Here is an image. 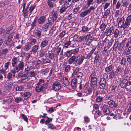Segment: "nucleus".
Here are the masks:
<instances>
[{
    "label": "nucleus",
    "instance_id": "obj_22",
    "mask_svg": "<svg viewBox=\"0 0 131 131\" xmlns=\"http://www.w3.org/2000/svg\"><path fill=\"white\" fill-rule=\"evenodd\" d=\"M77 84V80L75 78H73L71 82V86L72 88L75 89L76 88Z\"/></svg>",
    "mask_w": 131,
    "mask_h": 131
},
{
    "label": "nucleus",
    "instance_id": "obj_60",
    "mask_svg": "<svg viewBox=\"0 0 131 131\" xmlns=\"http://www.w3.org/2000/svg\"><path fill=\"white\" fill-rule=\"evenodd\" d=\"M110 3L109 2H106L105 3V4L103 6L104 9L105 10L107 9L110 6Z\"/></svg>",
    "mask_w": 131,
    "mask_h": 131
},
{
    "label": "nucleus",
    "instance_id": "obj_59",
    "mask_svg": "<svg viewBox=\"0 0 131 131\" xmlns=\"http://www.w3.org/2000/svg\"><path fill=\"white\" fill-rule=\"evenodd\" d=\"M126 59L124 57H122L121 61L120 64L121 65L124 66L126 63Z\"/></svg>",
    "mask_w": 131,
    "mask_h": 131
},
{
    "label": "nucleus",
    "instance_id": "obj_25",
    "mask_svg": "<svg viewBox=\"0 0 131 131\" xmlns=\"http://www.w3.org/2000/svg\"><path fill=\"white\" fill-rule=\"evenodd\" d=\"M101 58L100 55H96L94 57V64H96L98 62L101 61Z\"/></svg>",
    "mask_w": 131,
    "mask_h": 131
},
{
    "label": "nucleus",
    "instance_id": "obj_51",
    "mask_svg": "<svg viewBox=\"0 0 131 131\" xmlns=\"http://www.w3.org/2000/svg\"><path fill=\"white\" fill-rule=\"evenodd\" d=\"M114 36L115 38H117L119 34V31L117 29H116L114 31Z\"/></svg>",
    "mask_w": 131,
    "mask_h": 131
},
{
    "label": "nucleus",
    "instance_id": "obj_17",
    "mask_svg": "<svg viewBox=\"0 0 131 131\" xmlns=\"http://www.w3.org/2000/svg\"><path fill=\"white\" fill-rule=\"evenodd\" d=\"M125 89L126 91L130 92L131 91V81H126V85Z\"/></svg>",
    "mask_w": 131,
    "mask_h": 131
},
{
    "label": "nucleus",
    "instance_id": "obj_37",
    "mask_svg": "<svg viewBox=\"0 0 131 131\" xmlns=\"http://www.w3.org/2000/svg\"><path fill=\"white\" fill-rule=\"evenodd\" d=\"M63 82L64 84L66 86H68L70 84L68 79L66 77H64L63 79Z\"/></svg>",
    "mask_w": 131,
    "mask_h": 131
},
{
    "label": "nucleus",
    "instance_id": "obj_29",
    "mask_svg": "<svg viewBox=\"0 0 131 131\" xmlns=\"http://www.w3.org/2000/svg\"><path fill=\"white\" fill-rule=\"evenodd\" d=\"M109 78L111 79H112L115 76L117 75L114 70H112L111 71L109 72Z\"/></svg>",
    "mask_w": 131,
    "mask_h": 131
},
{
    "label": "nucleus",
    "instance_id": "obj_10",
    "mask_svg": "<svg viewBox=\"0 0 131 131\" xmlns=\"http://www.w3.org/2000/svg\"><path fill=\"white\" fill-rule=\"evenodd\" d=\"M99 85V87L100 89H104L106 86V80L103 79H100Z\"/></svg>",
    "mask_w": 131,
    "mask_h": 131
},
{
    "label": "nucleus",
    "instance_id": "obj_6",
    "mask_svg": "<svg viewBox=\"0 0 131 131\" xmlns=\"http://www.w3.org/2000/svg\"><path fill=\"white\" fill-rule=\"evenodd\" d=\"M58 15L56 12L53 11L52 13V16L51 17L49 18V23L51 25L54 23V21L57 18Z\"/></svg>",
    "mask_w": 131,
    "mask_h": 131
},
{
    "label": "nucleus",
    "instance_id": "obj_4",
    "mask_svg": "<svg viewBox=\"0 0 131 131\" xmlns=\"http://www.w3.org/2000/svg\"><path fill=\"white\" fill-rule=\"evenodd\" d=\"M95 8L94 6H91L86 10L81 12L80 14V16L81 18L84 17L88 14H89L91 11L94 10Z\"/></svg>",
    "mask_w": 131,
    "mask_h": 131
},
{
    "label": "nucleus",
    "instance_id": "obj_52",
    "mask_svg": "<svg viewBox=\"0 0 131 131\" xmlns=\"http://www.w3.org/2000/svg\"><path fill=\"white\" fill-rule=\"evenodd\" d=\"M67 8L64 6H62L60 9V14L64 13Z\"/></svg>",
    "mask_w": 131,
    "mask_h": 131
},
{
    "label": "nucleus",
    "instance_id": "obj_50",
    "mask_svg": "<svg viewBox=\"0 0 131 131\" xmlns=\"http://www.w3.org/2000/svg\"><path fill=\"white\" fill-rule=\"evenodd\" d=\"M128 107L126 112L127 115L129 114L131 112V101L128 104Z\"/></svg>",
    "mask_w": 131,
    "mask_h": 131
},
{
    "label": "nucleus",
    "instance_id": "obj_5",
    "mask_svg": "<svg viewBox=\"0 0 131 131\" xmlns=\"http://www.w3.org/2000/svg\"><path fill=\"white\" fill-rule=\"evenodd\" d=\"M24 62L21 61L19 64L16 66L13 69L17 72L20 71L22 70L24 68Z\"/></svg>",
    "mask_w": 131,
    "mask_h": 131
},
{
    "label": "nucleus",
    "instance_id": "obj_12",
    "mask_svg": "<svg viewBox=\"0 0 131 131\" xmlns=\"http://www.w3.org/2000/svg\"><path fill=\"white\" fill-rule=\"evenodd\" d=\"M107 103L109 105V107L111 108L113 107L116 108L118 106V104L115 103V102L113 100L109 101L107 102Z\"/></svg>",
    "mask_w": 131,
    "mask_h": 131
},
{
    "label": "nucleus",
    "instance_id": "obj_21",
    "mask_svg": "<svg viewBox=\"0 0 131 131\" xmlns=\"http://www.w3.org/2000/svg\"><path fill=\"white\" fill-rule=\"evenodd\" d=\"M47 4L50 8H52L55 6L54 1L51 0H48Z\"/></svg>",
    "mask_w": 131,
    "mask_h": 131
},
{
    "label": "nucleus",
    "instance_id": "obj_26",
    "mask_svg": "<svg viewBox=\"0 0 131 131\" xmlns=\"http://www.w3.org/2000/svg\"><path fill=\"white\" fill-rule=\"evenodd\" d=\"M82 75L83 73L81 72H79L76 74L75 76H74L72 77L76 78V80L77 79H80V80H81Z\"/></svg>",
    "mask_w": 131,
    "mask_h": 131
},
{
    "label": "nucleus",
    "instance_id": "obj_34",
    "mask_svg": "<svg viewBox=\"0 0 131 131\" xmlns=\"http://www.w3.org/2000/svg\"><path fill=\"white\" fill-rule=\"evenodd\" d=\"M27 73L29 76L31 77H35L37 74L36 73L33 71H29L28 72H27Z\"/></svg>",
    "mask_w": 131,
    "mask_h": 131
},
{
    "label": "nucleus",
    "instance_id": "obj_64",
    "mask_svg": "<svg viewBox=\"0 0 131 131\" xmlns=\"http://www.w3.org/2000/svg\"><path fill=\"white\" fill-rule=\"evenodd\" d=\"M21 116L22 119L24 120V121H25L26 122L28 123V119L27 117L24 114H22L21 115Z\"/></svg>",
    "mask_w": 131,
    "mask_h": 131
},
{
    "label": "nucleus",
    "instance_id": "obj_44",
    "mask_svg": "<svg viewBox=\"0 0 131 131\" xmlns=\"http://www.w3.org/2000/svg\"><path fill=\"white\" fill-rule=\"evenodd\" d=\"M127 48H127L126 49L125 48V50H126L127 49L126 52V55H129L131 54V45H129Z\"/></svg>",
    "mask_w": 131,
    "mask_h": 131
},
{
    "label": "nucleus",
    "instance_id": "obj_41",
    "mask_svg": "<svg viewBox=\"0 0 131 131\" xmlns=\"http://www.w3.org/2000/svg\"><path fill=\"white\" fill-rule=\"evenodd\" d=\"M89 29L87 26H83L81 30L82 31L83 33H86L89 31Z\"/></svg>",
    "mask_w": 131,
    "mask_h": 131
},
{
    "label": "nucleus",
    "instance_id": "obj_27",
    "mask_svg": "<svg viewBox=\"0 0 131 131\" xmlns=\"http://www.w3.org/2000/svg\"><path fill=\"white\" fill-rule=\"evenodd\" d=\"M32 46L28 42L24 47V49L25 51L29 50L31 48Z\"/></svg>",
    "mask_w": 131,
    "mask_h": 131
},
{
    "label": "nucleus",
    "instance_id": "obj_28",
    "mask_svg": "<svg viewBox=\"0 0 131 131\" xmlns=\"http://www.w3.org/2000/svg\"><path fill=\"white\" fill-rule=\"evenodd\" d=\"M110 13V9L109 8L108 9L106 10H105L104 14L103 16V17L104 18H106Z\"/></svg>",
    "mask_w": 131,
    "mask_h": 131
},
{
    "label": "nucleus",
    "instance_id": "obj_47",
    "mask_svg": "<svg viewBox=\"0 0 131 131\" xmlns=\"http://www.w3.org/2000/svg\"><path fill=\"white\" fill-rule=\"evenodd\" d=\"M29 11H28V10L26 9H25L23 11L22 10L23 12V16L25 18H27L28 15V12Z\"/></svg>",
    "mask_w": 131,
    "mask_h": 131
},
{
    "label": "nucleus",
    "instance_id": "obj_42",
    "mask_svg": "<svg viewBox=\"0 0 131 131\" xmlns=\"http://www.w3.org/2000/svg\"><path fill=\"white\" fill-rule=\"evenodd\" d=\"M71 66L69 65L66 66L64 69V72L67 73L71 69Z\"/></svg>",
    "mask_w": 131,
    "mask_h": 131
},
{
    "label": "nucleus",
    "instance_id": "obj_39",
    "mask_svg": "<svg viewBox=\"0 0 131 131\" xmlns=\"http://www.w3.org/2000/svg\"><path fill=\"white\" fill-rule=\"evenodd\" d=\"M72 54V56H75L79 52V49L76 48L71 50Z\"/></svg>",
    "mask_w": 131,
    "mask_h": 131
},
{
    "label": "nucleus",
    "instance_id": "obj_33",
    "mask_svg": "<svg viewBox=\"0 0 131 131\" xmlns=\"http://www.w3.org/2000/svg\"><path fill=\"white\" fill-rule=\"evenodd\" d=\"M32 63L33 64L34 66H39L40 64L41 61L39 60H36V61L33 60L32 61Z\"/></svg>",
    "mask_w": 131,
    "mask_h": 131
},
{
    "label": "nucleus",
    "instance_id": "obj_1",
    "mask_svg": "<svg viewBox=\"0 0 131 131\" xmlns=\"http://www.w3.org/2000/svg\"><path fill=\"white\" fill-rule=\"evenodd\" d=\"M85 58L84 56L81 54L77 57L72 56L68 59V63L70 64L73 63L75 66H79L82 64Z\"/></svg>",
    "mask_w": 131,
    "mask_h": 131
},
{
    "label": "nucleus",
    "instance_id": "obj_7",
    "mask_svg": "<svg viewBox=\"0 0 131 131\" xmlns=\"http://www.w3.org/2000/svg\"><path fill=\"white\" fill-rule=\"evenodd\" d=\"M47 85L48 83H45L43 84V85H36L35 88L36 91L37 92H41L47 87Z\"/></svg>",
    "mask_w": 131,
    "mask_h": 131
},
{
    "label": "nucleus",
    "instance_id": "obj_13",
    "mask_svg": "<svg viewBox=\"0 0 131 131\" xmlns=\"http://www.w3.org/2000/svg\"><path fill=\"white\" fill-rule=\"evenodd\" d=\"M19 77L21 78L22 80H24L27 79L28 78L27 74H23L21 71H20L18 74Z\"/></svg>",
    "mask_w": 131,
    "mask_h": 131
},
{
    "label": "nucleus",
    "instance_id": "obj_63",
    "mask_svg": "<svg viewBox=\"0 0 131 131\" xmlns=\"http://www.w3.org/2000/svg\"><path fill=\"white\" fill-rule=\"evenodd\" d=\"M79 69L78 68H76L74 71L73 73L72 74V76L73 77L74 76H75L76 74H77L79 73Z\"/></svg>",
    "mask_w": 131,
    "mask_h": 131
},
{
    "label": "nucleus",
    "instance_id": "obj_49",
    "mask_svg": "<svg viewBox=\"0 0 131 131\" xmlns=\"http://www.w3.org/2000/svg\"><path fill=\"white\" fill-rule=\"evenodd\" d=\"M46 117L47 118V119L46 120L45 122V124L46 125H48L49 124V123L51 122L52 121V118H49L47 116H46Z\"/></svg>",
    "mask_w": 131,
    "mask_h": 131
},
{
    "label": "nucleus",
    "instance_id": "obj_18",
    "mask_svg": "<svg viewBox=\"0 0 131 131\" xmlns=\"http://www.w3.org/2000/svg\"><path fill=\"white\" fill-rule=\"evenodd\" d=\"M114 66L111 64L107 66L105 68V70L106 73H109L110 72L113 70Z\"/></svg>",
    "mask_w": 131,
    "mask_h": 131
},
{
    "label": "nucleus",
    "instance_id": "obj_32",
    "mask_svg": "<svg viewBox=\"0 0 131 131\" xmlns=\"http://www.w3.org/2000/svg\"><path fill=\"white\" fill-rule=\"evenodd\" d=\"M17 63V58L14 57L13 58L12 60V64L13 67H15Z\"/></svg>",
    "mask_w": 131,
    "mask_h": 131
},
{
    "label": "nucleus",
    "instance_id": "obj_36",
    "mask_svg": "<svg viewBox=\"0 0 131 131\" xmlns=\"http://www.w3.org/2000/svg\"><path fill=\"white\" fill-rule=\"evenodd\" d=\"M37 41L36 39L35 38H31L30 40V41L28 42L32 46L35 45L37 43Z\"/></svg>",
    "mask_w": 131,
    "mask_h": 131
},
{
    "label": "nucleus",
    "instance_id": "obj_62",
    "mask_svg": "<svg viewBox=\"0 0 131 131\" xmlns=\"http://www.w3.org/2000/svg\"><path fill=\"white\" fill-rule=\"evenodd\" d=\"M7 70L6 69H5L4 68H0V72L2 74H4V75L6 72V70Z\"/></svg>",
    "mask_w": 131,
    "mask_h": 131
},
{
    "label": "nucleus",
    "instance_id": "obj_8",
    "mask_svg": "<svg viewBox=\"0 0 131 131\" xmlns=\"http://www.w3.org/2000/svg\"><path fill=\"white\" fill-rule=\"evenodd\" d=\"M61 84L58 81H56L52 84V89L56 91H58L61 88Z\"/></svg>",
    "mask_w": 131,
    "mask_h": 131
},
{
    "label": "nucleus",
    "instance_id": "obj_11",
    "mask_svg": "<svg viewBox=\"0 0 131 131\" xmlns=\"http://www.w3.org/2000/svg\"><path fill=\"white\" fill-rule=\"evenodd\" d=\"M13 35L12 33L9 34L7 35V39L4 41V43L7 45L9 44L10 42L12 39Z\"/></svg>",
    "mask_w": 131,
    "mask_h": 131
},
{
    "label": "nucleus",
    "instance_id": "obj_48",
    "mask_svg": "<svg viewBox=\"0 0 131 131\" xmlns=\"http://www.w3.org/2000/svg\"><path fill=\"white\" fill-rule=\"evenodd\" d=\"M36 35L39 38H40L41 36V30H37L35 32Z\"/></svg>",
    "mask_w": 131,
    "mask_h": 131
},
{
    "label": "nucleus",
    "instance_id": "obj_43",
    "mask_svg": "<svg viewBox=\"0 0 131 131\" xmlns=\"http://www.w3.org/2000/svg\"><path fill=\"white\" fill-rule=\"evenodd\" d=\"M71 43L70 41H68L64 43V46L63 47L65 49L70 47L71 46L70 45Z\"/></svg>",
    "mask_w": 131,
    "mask_h": 131
},
{
    "label": "nucleus",
    "instance_id": "obj_23",
    "mask_svg": "<svg viewBox=\"0 0 131 131\" xmlns=\"http://www.w3.org/2000/svg\"><path fill=\"white\" fill-rule=\"evenodd\" d=\"M72 2V0H67L64 3V6L67 8L71 5Z\"/></svg>",
    "mask_w": 131,
    "mask_h": 131
},
{
    "label": "nucleus",
    "instance_id": "obj_54",
    "mask_svg": "<svg viewBox=\"0 0 131 131\" xmlns=\"http://www.w3.org/2000/svg\"><path fill=\"white\" fill-rule=\"evenodd\" d=\"M126 81L125 80H123L122 82L120 83V85L121 88L126 87Z\"/></svg>",
    "mask_w": 131,
    "mask_h": 131
},
{
    "label": "nucleus",
    "instance_id": "obj_16",
    "mask_svg": "<svg viewBox=\"0 0 131 131\" xmlns=\"http://www.w3.org/2000/svg\"><path fill=\"white\" fill-rule=\"evenodd\" d=\"M114 97V94L112 93L108 94L106 95L105 98V101L107 102L109 101L113 100V98Z\"/></svg>",
    "mask_w": 131,
    "mask_h": 131
},
{
    "label": "nucleus",
    "instance_id": "obj_46",
    "mask_svg": "<svg viewBox=\"0 0 131 131\" xmlns=\"http://www.w3.org/2000/svg\"><path fill=\"white\" fill-rule=\"evenodd\" d=\"M103 100V98L100 96H98L96 99V102L97 103H102V101Z\"/></svg>",
    "mask_w": 131,
    "mask_h": 131
},
{
    "label": "nucleus",
    "instance_id": "obj_30",
    "mask_svg": "<svg viewBox=\"0 0 131 131\" xmlns=\"http://www.w3.org/2000/svg\"><path fill=\"white\" fill-rule=\"evenodd\" d=\"M45 54V52L44 49H41L38 51V56L40 58L43 57Z\"/></svg>",
    "mask_w": 131,
    "mask_h": 131
},
{
    "label": "nucleus",
    "instance_id": "obj_35",
    "mask_svg": "<svg viewBox=\"0 0 131 131\" xmlns=\"http://www.w3.org/2000/svg\"><path fill=\"white\" fill-rule=\"evenodd\" d=\"M49 72V69L48 68H45L43 69L41 71L42 75H46Z\"/></svg>",
    "mask_w": 131,
    "mask_h": 131
},
{
    "label": "nucleus",
    "instance_id": "obj_38",
    "mask_svg": "<svg viewBox=\"0 0 131 131\" xmlns=\"http://www.w3.org/2000/svg\"><path fill=\"white\" fill-rule=\"evenodd\" d=\"M114 31L113 27L112 26L108 29L107 31V34H108L109 35H112Z\"/></svg>",
    "mask_w": 131,
    "mask_h": 131
},
{
    "label": "nucleus",
    "instance_id": "obj_53",
    "mask_svg": "<svg viewBox=\"0 0 131 131\" xmlns=\"http://www.w3.org/2000/svg\"><path fill=\"white\" fill-rule=\"evenodd\" d=\"M65 53L66 56L68 57H71L72 56L71 50L67 51Z\"/></svg>",
    "mask_w": 131,
    "mask_h": 131
},
{
    "label": "nucleus",
    "instance_id": "obj_9",
    "mask_svg": "<svg viewBox=\"0 0 131 131\" xmlns=\"http://www.w3.org/2000/svg\"><path fill=\"white\" fill-rule=\"evenodd\" d=\"M16 73L17 72L13 69H12L7 74V78L9 80H12L15 77Z\"/></svg>",
    "mask_w": 131,
    "mask_h": 131
},
{
    "label": "nucleus",
    "instance_id": "obj_20",
    "mask_svg": "<svg viewBox=\"0 0 131 131\" xmlns=\"http://www.w3.org/2000/svg\"><path fill=\"white\" fill-rule=\"evenodd\" d=\"M46 20V17L44 16H41L38 19V23L39 24H43Z\"/></svg>",
    "mask_w": 131,
    "mask_h": 131
},
{
    "label": "nucleus",
    "instance_id": "obj_45",
    "mask_svg": "<svg viewBox=\"0 0 131 131\" xmlns=\"http://www.w3.org/2000/svg\"><path fill=\"white\" fill-rule=\"evenodd\" d=\"M22 101L24 102V100L20 97H17L15 98V101L16 103H19L21 102Z\"/></svg>",
    "mask_w": 131,
    "mask_h": 131
},
{
    "label": "nucleus",
    "instance_id": "obj_31",
    "mask_svg": "<svg viewBox=\"0 0 131 131\" xmlns=\"http://www.w3.org/2000/svg\"><path fill=\"white\" fill-rule=\"evenodd\" d=\"M117 75L118 74H120L122 72V70L120 66L116 67V71H114Z\"/></svg>",
    "mask_w": 131,
    "mask_h": 131
},
{
    "label": "nucleus",
    "instance_id": "obj_40",
    "mask_svg": "<svg viewBox=\"0 0 131 131\" xmlns=\"http://www.w3.org/2000/svg\"><path fill=\"white\" fill-rule=\"evenodd\" d=\"M74 37L77 38V39L76 40L78 41L81 42L83 41L84 39V38L83 36H79L78 35H75Z\"/></svg>",
    "mask_w": 131,
    "mask_h": 131
},
{
    "label": "nucleus",
    "instance_id": "obj_24",
    "mask_svg": "<svg viewBox=\"0 0 131 131\" xmlns=\"http://www.w3.org/2000/svg\"><path fill=\"white\" fill-rule=\"evenodd\" d=\"M48 42L47 40H45L41 41L40 44V47L42 48L46 46L48 44Z\"/></svg>",
    "mask_w": 131,
    "mask_h": 131
},
{
    "label": "nucleus",
    "instance_id": "obj_56",
    "mask_svg": "<svg viewBox=\"0 0 131 131\" xmlns=\"http://www.w3.org/2000/svg\"><path fill=\"white\" fill-rule=\"evenodd\" d=\"M48 23H47L46 24H45L44 25H43V26L42 27V28L43 29L45 30H47V29L49 27V24H50L49 23V20H48Z\"/></svg>",
    "mask_w": 131,
    "mask_h": 131
},
{
    "label": "nucleus",
    "instance_id": "obj_61",
    "mask_svg": "<svg viewBox=\"0 0 131 131\" xmlns=\"http://www.w3.org/2000/svg\"><path fill=\"white\" fill-rule=\"evenodd\" d=\"M35 7V6L34 5L30 6L29 10V12L30 13H31L33 11Z\"/></svg>",
    "mask_w": 131,
    "mask_h": 131
},
{
    "label": "nucleus",
    "instance_id": "obj_14",
    "mask_svg": "<svg viewBox=\"0 0 131 131\" xmlns=\"http://www.w3.org/2000/svg\"><path fill=\"white\" fill-rule=\"evenodd\" d=\"M39 49V46L38 45H34L32 47L30 52L33 54H35L37 52Z\"/></svg>",
    "mask_w": 131,
    "mask_h": 131
},
{
    "label": "nucleus",
    "instance_id": "obj_19",
    "mask_svg": "<svg viewBox=\"0 0 131 131\" xmlns=\"http://www.w3.org/2000/svg\"><path fill=\"white\" fill-rule=\"evenodd\" d=\"M31 94L29 92H26L22 96L24 98V100H27V99L29 97L31 96Z\"/></svg>",
    "mask_w": 131,
    "mask_h": 131
},
{
    "label": "nucleus",
    "instance_id": "obj_57",
    "mask_svg": "<svg viewBox=\"0 0 131 131\" xmlns=\"http://www.w3.org/2000/svg\"><path fill=\"white\" fill-rule=\"evenodd\" d=\"M48 57L49 58H50L51 60H54V54L53 53L51 52L49 53L48 54Z\"/></svg>",
    "mask_w": 131,
    "mask_h": 131
},
{
    "label": "nucleus",
    "instance_id": "obj_15",
    "mask_svg": "<svg viewBox=\"0 0 131 131\" xmlns=\"http://www.w3.org/2000/svg\"><path fill=\"white\" fill-rule=\"evenodd\" d=\"M102 110L105 113L108 115L110 112L108 106L106 105H104L102 106Z\"/></svg>",
    "mask_w": 131,
    "mask_h": 131
},
{
    "label": "nucleus",
    "instance_id": "obj_2",
    "mask_svg": "<svg viewBox=\"0 0 131 131\" xmlns=\"http://www.w3.org/2000/svg\"><path fill=\"white\" fill-rule=\"evenodd\" d=\"M131 23V13L127 17L125 20L124 17H122L119 21L118 24L119 27L121 28H128Z\"/></svg>",
    "mask_w": 131,
    "mask_h": 131
},
{
    "label": "nucleus",
    "instance_id": "obj_55",
    "mask_svg": "<svg viewBox=\"0 0 131 131\" xmlns=\"http://www.w3.org/2000/svg\"><path fill=\"white\" fill-rule=\"evenodd\" d=\"M42 62L43 64L50 63H51V61L48 58L43 59Z\"/></svg>",
    "mask_w": 131,
    "mask_h": 131
},
{
    "label": "nucleus",
    "instance_id": "obj_3",
    "mask_svg": "<svg viewBox=\"0 0 131 131\" xmlns=\"http://www.w3.org/2000/svg\"><path fill=\"white\" fill-rule=\"evenodd\" d=\"M89 79L91 82L90 85L91 87L96 88L97 84L96 72H93L90 76Z\"/></svg>",
    "mask_w": 131,
    "mask_h": 131
},
{
    "label": "nucleus",
    "instance_id": "obj_58",
    "mask_svg": "<svg viewBox=\"0 0 131 131\" xmlns=\"http://www.w3.org/2000/svg\"><path fill=\"white\" fill-rule=\"evenodd\" d=\"M106 25L104 23H102L100 26V28L102 30H104L105 29Z\"/></svg>",
    "mask_w": 131,
    "mask_h": 131
}]
</instances>
